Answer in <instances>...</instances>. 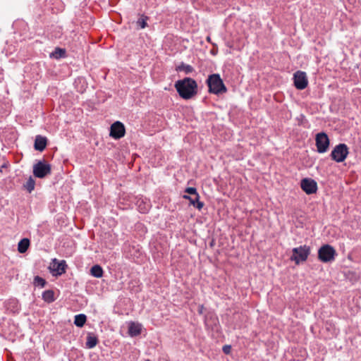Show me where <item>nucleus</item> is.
<instances>
[{"mask_svg":"<svg viewBox=\"0 0 361 361\" xmlns=\"http://www.w3.org/2000/svg\"><path fill=\"white\" fill-rule=\"evenodd\" d=\"M141 333V326L138 324L132 322L128 328V334L130 336H137Z\"/></svg>","mask_w":361,"mask_h":361,"instance_id":"2eb2a0df","label":"nucleus"},{"mask_svg":"<svg viewBox=\"0 0 361 361\" xmlns=\"http://www.w3.org/2000/svg\"><path fill=\"white\" fill-rule=\"evenodd\" d=\"M231 346L230 345H225L222 348V351L226 355L230 354L231 353Z\"/></svg>","mask_w":361,"mask_h":361,"instance_id":"bb28decb","label":"nucleus"},{"mask_svg":"<svg viewBox=\"0 0 361 361\" xmlns=\"http://www.w3.org/2000/svg\"><path fill=\"white\" fill-rule=\"evenodd\" d=\"M35 185V180L32 177H30L29 179L27 180L26 183L24 185V187L27 189V190L29 192H31L34 190Z\"/></svg>","mask_w":361,"mask_h":361,"instance_id":"5701e85b","label":"nucleus"},{"mask_svg":"<svg viewBox=\"0 0 361 361\" xmlns=\"http://www.w3.org/2000/svg\"><path fill=\"white\" fill-rule=\"evenodd\" d=\"M147 19V17H145V18H139L137 21V25H139L141 28H145L147 26L146 20Z\"/></svg>","mask_w":361,"mask_h":361,"instance_id":"393cba45","label":"nucleus"},{"mask_svg":"<svg viewBox=\"0 0 361 361\" xmlns=\"http://www.w3.org/2000/svg\"><path fill=\"white\" fill-rule=\"evenodd\" d=\"M47 144V139L46 137L42 135H37L35 140L34 147L36 150L42 152Z\"/></svg>","mask_w":361,"mask_h":361,"instance_id":"f8f14e48","label":"nucleus"},{"mask_svg":"<svg viewBox=\"0 0 361 361\" xmlns=\"http://www.w3.org/2000/svg\"><path fill=\"white\" fill-rule=\"evenodd\" d=\"M103 269L99 265H94L90 269V274L96 277L101 278L103 276Z\"/></svg>","mask_w":361,"mask_h":361,"instance_id":"412c9836","label":"nucleus"},{"mask_svg":"<svg viewBox=\"0 0 361 361\" xmlns=\"http://www.w3.org/2000/svg\"><path fill=\"white\" fill-rule=\"evenodd\" d=\"M175 87L180 97L189 99L197 94V84L194 79L185 78L176 81Z\"/></svg>","mask_w":361,"mask_h":361,"instance_id":"f257e3e1","label":"nucleus"},{"mask_svg":"<svg viewBox=\"0 0 361 361\" xmlns=\"http://www.w3.org/2000/svg\"><path fill=\"white\" fill-rule=\"evenodd\" d=\"M124 125L120 121L114 123L110 128V136L114 139H120L125 135Z\"/></svg>","mask_w":361,"mask_h":361,"instance_id":"9b49d317","label":"nucleus"},{"mask_svg":"<svg viewBox=\"0 0 361 361\" xmlns=\"http://www.w3.org/2000/svg\"><path fill=\"white\" fill-rule=\"evenodd\" d=\"M51 172V166L44 160L38 161L33 165V175L38 178H44Z\"/></svg>","mask_w":361,"mask_h":361,"instance_id":"423d86ee","label":"nucleus"},{"mask_svg":"<svg viewBox=\"0 0 361 361\" xmlns=\"http://www.w3.org/2000/svg\"><path fill=\"white\" fill-rule=\"evenodd\" d=\"M176 71H183L185 74H190L192 73L195 70L192 66L182 62L179 66L176 67Z\"/></svg>","mask_w":361,"mask_h":361,"instance_id":"a211bd4d","label":"nucleus"},{"mask_svg":"<svg viewBox=\"0 0 361 361\" xmlns=\"http://www.w3.org/2000/svg\"><path fill=\"white\" fill-rule=\"evenodd\" d=\"M310 247L306 245L294 247L292 250L293 255L290 257V259L294 262L295 264H300L307 259L310 254Z\"/></svg>","mask_w":361,"mask_h":361,"instance_id":"7ed1b4c3","label":"nucleus"},{"mask_svg":"<svg viewBox=\"0 0 361 361\" xmlns=\"http://www.w3.org/2000/svg\"><path fill=\"white\" fill-rule=\"evenodd\" d=\"M42 299L48 302L51 303L55 300L54 293L52 290H47L42 293Z\"/></svg>","mask_w":361,"mask_h":361,"instance_id":"aec40b11","label":"nucleus"},{"mask_svg":"<svg viewBox=\"0 0 361 361\" xmlns=\"http://www.w3.org/2000/svg\"><path fill=\"white\" fill-rule=\"evenodd\" d=\"M33 283L35 286L43 288L46 285V281L43 278L37 276L34 278Z\"/></svg>","mask_w":361,"mask_h":361,"instance_id":"b1692460","label":"nucleus"},{"mask_svg":"<svg viewBox=\"0 0 361 361\" xmlns=\"http://www.w3.org/2000/svg\"><path fill=\"white\" fill-rule=\"evenodd\" d=\"M336 256V250L328 244L322 245L318 250V259L323 263L334 262Z\"/></svg>","mask_w":361,"mask_h":361,"instance_id":"20e7f679","label":"nucleus"},{"mask_svg":"<svg viewBox=\"0 0 361 361\" xmlns=\"http://www.w3.org/2000/svg\"><path fill=\"white\" fill-rule=\"evenodd\" d=\"M67 264L65 260L59 261L56 259H52L50 264V270L53 276H60L66 272Z\"/></svg>","mask_w":361,"mask_h":361,"instance_id":"9d476101","label":"nucleus"},{"mask_svg":"<svg viewBox=\"0 0 361 361\" xmlns=\"http://www.w3.org/2000/svg\"><path fill=\"white\" fill-rule=\"evenodd\" d=\"M183 198L188 200L190 201V204L196 207L197 209H198L199 210H200L204 206V203L199 200V195H195L194 198L190 197L189 195H184Z\"/></svg>","mask_w":361,"mask_h":361,"instance_id":"ddd939ff","label":"nucleus"},{"mask_svg":"<svg viewBox=\"0 0 361 361\" xmlns=\"http://www.w3.org/2000/svg\"><path fill=\"white\" fill-rule=\"evenodd\" d=\"M207 41L210 42H211V37L209 36L207 37Z\"/></svg>","mask_w":361,"mask_h":361,"instance_id":"cd10ccee","label":"nucleus"},{"mask_svg":"<svg viewBox=\"0 0 361 361\" xmlns=\"http://www.w3.org/2000/svg\"><path fill=\"white\" fill-rule=\"evenodd\" d=\"M186 193H188L190 195H199L197 192V189L195 188L190 187L187 188L185 190Z\"/></svg>","mask_w":361,"mask_h":361,"instance_id":"a878e982","label":"nucleus"},{"mask_svg":"<svg viewBox=\"0 0 361 361\" xmlns=\"http://www.w3.org/2000/svg\"><path fill=\"white\" fill-rule=\"evenodd\" d=\"M206 83L209 87V93L219 95L227 92V88L218 73L209 75L206 80Z\"/></svg>","mask_w":361,"mask_h":361,"instance_id":"f03ea898","label":"nucleus"},{"mask_svg":"<svg viewBox=\"0 0 361 361\" xmlns=\"http://www.w3.org/2000/svg\"><path fill=\"white\" fill-rule=\"evenodd\" d=\"M300 187L302 190L307 195H312L317 192V182L309 178H305L301 180Z\"/></svg>","mask_w":361,"mask_h":361,"instance_id":"1a4fd4ad","label":"nucleus"},{"mask_svg":"<svg viewBox=\"0 0 361 361\" xmlns=\"http://www.w3.org/2000/svg\"><path fill=\"white\" fill-rule=\"evenodd\" d=\"M30 244V241L28 238L21 239L18 244V251L22 254L25 253L27 250Z\"/></svg>","mask_w":361,"mask_h":361,"instance_id":"4468645a","label":"nucleus"},{"mask_svg":"<svg viewBox=\"0 0 361 361\" xmlns=\"http://www.w3.org/2000/svg\"><path fill=\"white\" fill-rule=\"evenodd\" d=\"M294 85L298 90H304L308 85L305 72L298 71L293 75Z\"/></svg>","mask_w":361,"mask_h":361,"instance_id":"6e6552de","label":"nucleus"},{"mask_svg":"<svg viewBox=\"0 0 361 361\" xmlns=\"http://www.w3.org/2000/svg\"><path fill=\"white\" fill-rule=\"evenodd\" d=\"M98 339L96 336L89 334L87 336L86 347L87 348H93L96 346Z\"/></svg>","mask_w":361,"mask_h":361,"instance_id":"4be33fe9","label":"nucleus"},{"mask_svg":"<svg viewBox=\"0 0 361 361\" xmlns=\"http://www.w3.org/2000/svg\"><path fill=\"white\" fill-rule=\"evenodd\" d=\"M348 154V146L344 143H341L335 146L331 152L330 157L332 160L340 163L347 158Z\"/></svg>","mask_w":361,"mask_h":361,"instance_id":"39448f33","label":"nucleus"},{"mask_svg":"<svg viewBox=\"0 0 361 361\" xmlns=\"http://www.w3.org/2000/svg\"><path fill=\"white\" fill-rule=\"evenodd\" d=\"M315 141L317 152L319 153H324L328 150L330 141L326 133L324 132L317 133Z\"/></svg>","mask_w":361,"mask_h":361,"instance_id":"0eeeda50","label":"nucleus"},{"mask_svg":"<svg viewBox=\"0 0 361 361\" xmlns=\"http://www.w3.org/2000/svg\"><path fill=\"white\" fill-rule=\"evenodd\" d=\"M50 57L59 59L66 57V50L59 47L55 48L54 51L50 54Z\"/></svg>","mask_w":361,"mask_h":361,"instance_id":"f3484780","label":"nucleus"},{"mask_svg":"<svg viewBox=\"0 0 361 361\" xmlns=\"http://www.w3.org/2000/svg\"><path fill=\"white\" fill-rule=\"evenodd\" d=\"M87 317L84 314H79L75 316L74 324L78 327H82L85 324Z\"/></svg>","mask_w":361,"mask_h":361,"instance_id":"6ab92c4d","label":"nucleus"},{"mask_svg":"<svg viewBox=\"0 0 361 361\" xmlns=\"http://www.w3.org/2000/svg\"><path fill=\"white\" fill-rule=\"evenodd\" d=\"M137 205L140 212L142 214L147 213L150 208V204L149 202H145L142 199H139L137 201Z\"/></svg>","mask_w":361,"mask_h":361,"instance_id":"dca6fc26","label":"nucleus"}]
</instances>
